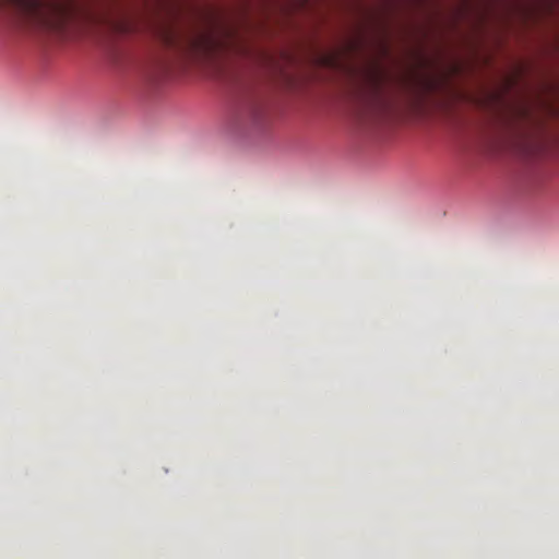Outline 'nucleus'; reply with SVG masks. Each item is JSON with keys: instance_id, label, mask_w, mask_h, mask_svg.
<instances>
[{"instance_id": "1", "label": "nucleus", "mask_w": 559, "mask_h": 559, "mask_svg": "<svg viewBox=\"0 0 559 559\" xmlns=\"http://www.w3.org/2000/svg\"><path fill=\"white\" fill-rule=\"evenodd\" d=\"M0 9H12L33 25L62 32L76 14L75 0H0Z\"/></svg>"}, {"instance_id": "2", "label": "nucleus", "mask_w": 559, "mask_h": 559, "mask_svg": "<svg viewBox=\"0 0 559 559\" xmlns=\"http://www.w3.org/2000/svg\"><path fill=\"white\" fill-rule=\"evenodd\" d=\"M170 46H180V49L193 58H212L221 49V43L212 34L204 31H193L181 40L176 35H167Z\"/></svg>"}, {"instance_id": "3", "label": "nucleus", "mask_w": 559, "mask_h": 559, "mask_svg": "<svg viewBox=\"0 0 559 559\" xmlns=\"http://www.w3.org/2000/svg\"><path fill=\"white\" fill-rule=\"evenodd\" d=\"M368 81H369V84H370V88H371V100L377 105V106H384V99L382 97V92H381V85H382V79H381V75L378 74V73H370L368 75Z\"/></svg>"}]
</instances>
